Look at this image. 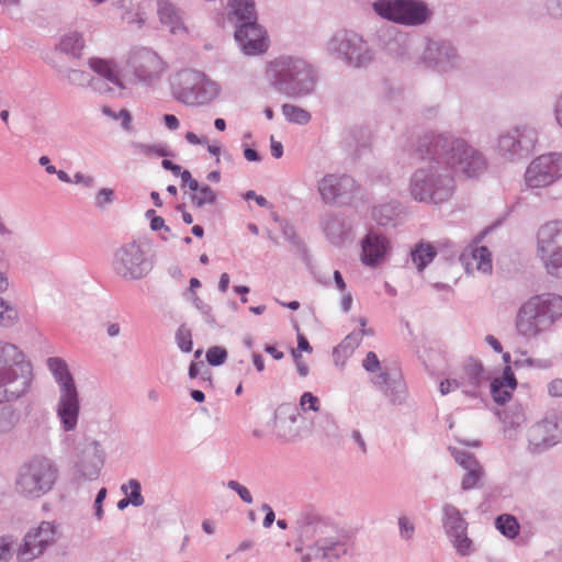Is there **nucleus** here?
<instances>
[{
    "instance_id": "nucleus-1",
    "label": "nucleus",
    "mask_w": 562,
    "mask_h": 562,
    "mask_svg": "<svg viewBox=\"0 0 562 562\" xmlns=\"http://www.w3.org/2000/svg\"><path fill=\"white\" fill-rule=\"evenodd\" d=\"M416 151L426 162L412 172L407 191L418 203L435 206L448 203L457 191V172L477 178L486 169L485 157L480 150L449 133L424 134Z\"/></svg>"
},
{
    "instance_id": "nucleus-2",
    "label": "nucleus",
    "mask_w": 562,
    "mask_h": 562,
    "mask_svg": "<svg viewBox=\"0 0 562 562\" xmlns=\"http://www.w3.org/2000/svg\"><path fill=\"white\" fill-rule=\"evenodd\" d=\"M562 318V295L547 292L533 294L517 308L514 326L524 340H538L555 330Z\"/></svg>"
},
{
    "instance_id": "nucleus-3",
    "label": "nucleus",
    "mask_w": 562,
    "mask_h": 562,
    "mask_svg": "<svg viewBox=\"0 0 562 562\" xmlns=\"http://www.w3.org/2000/svg\"><path fill=\"white\" fill-rule=\"evenodd\" d=\"M267 81L289 98H305L314 93L318 82L317 69L306 59L280 56L266 66Z\"/></svg>"
},
{
    "instance_id": "nucleus-4",
    "label": "nucleus",
    "mask_w": 562,
    "mask_h": 562,
    "mask_svg": "<svg viewBox=\"0 0 562 562\" xmlns=\"http://www.w3.org/2000/svg\"><path fill=\"white\" fill-rule=\"evenodd\" d=\"M34 381L33 364L15 344L0 339V404L25 396Z\"/></svg>"
},
{
    "instance_id": "nucleus-5",
    "label": "nucleus",
    "mask_w": 562,
    "mask_h": 562,
    "mask_svg": "<svg viewBox=\"0 0 562 562\" xmlns=\"http://www.w3.org/2000/svg\"><path fill=\"white\" fill-rule=\"evenodd\" d=\"M45 363L57 389L54 412L59 427L64 432H71L78 427L81 412V397L75 375L69 363L61 357H48Z\"/></svg>"
},
{
    "instance_id": "nucleus-6",
    "label": "nucleus",
    "mask_w": 562,
    "mask_h": 562,
    "mask_svg": "<svg viewBox=\"0 0 562 562\" xmlns=\"http://www.w3.org/2000/svg\"><path fill=\"white\" fill-rule=\"evenodd\" d=\"M58 477L56 462L46 456L36 454L18 467L13 488L19 497L37 501L54 490Z\"/></svg>"
},
{
    "instance_id": "nucleus-7",
    "label": "nucleus",
    "mask_w": 562,
    "mask_h": 562,
    "mask_svg": "<svg viewBox=\"0 0 562 562\" xmlns=\"http://www.w3.org/2000/svg\"><path fill=\"white\" fill-rule=\"evenodd\" d=\"M299 539L316 559L334 562L348 552V535L333 524L321 519L301 525Z\"/></svg>"
},
{
    "instance_id": "nucleus-8",
    "label": "nucleus",
    "mask_w": 562,
    "mask_h": 562,
    "mask_svg": "<svg viewBox=\"0 0 562 562\" xmlns=\"http://www.w3.org/2000/svg\"><path fill=\"white\" fill-rule=\"evenodd\" d=\"M231 16L238 24L235 40L244 54L254 56L268 49L266 31L256 22L257 15L252 0H229Z\"/></svg>"
},
{
    "instance_id": "nucleus-9",
    "label": "nucleus",
    "mask_w": 562,
    "mask_h": 562,
    "mask_svg": "<svg viewBox=\"0 0 562 562\" xmlns=\"http://www.w3.org/2000/svg\"><path fill=\"white\" fill-rule=\"evenodd\" d=\"M171 95L178 102L195 106L207 104L220 94V85L203 72L194 69H182L170 78Z\"/></svg>"
},
{
    "instance_id": "nucleus-10",
    "label": "nucleus",
    "mask_w": 562,
    "mask_h": 562,
    "mask_svg": "<svg viewBox=\"0 0 562 562\" xmlns=\"http://www.w3.org/2000/svg\"><path fill=\"white\" fill-rule=\"evenodd\" d=\"M167 61L153 48L133 47L125 58V72L134 85L157 87L168 71Z\"/></svg>"
},
{
    "instance_id": "nucleus-11",
    "label": "nucleus",
    "mask_w": 562,
    "mask_h": 562,
    "mask_svg": "<svg viewBox=\"0 0 562 562\" xmlns=\"http://www.w3.org/2000/svg\"><path fill=\"white\" fill-rule=\"evenodd\" d=\"M326 52L351 68H366L374 59L373 49L364 38L349 30L337 31L326 43Z\"/></svg>"
},
{
    "instance_id": "nucleus-12",
    "label": "nucleus",
    "mask_w": 562,
    "mask_h": 562,
    "mask_svg": "<svg viewBox=\"0 0 562 562\" xmlns=\"http://www.w3.org/2000/svg\"><path fill=\"white\" fill-rule=\"evenodd\" d=\"M536 257L544 271L562 279V221L552 220L542 224L536 233Z\"/></svg>"
},
{
    "instance_id": "nucleus-13",
    "label": "nucleus",
    "mask_w": 562,
    "mask_h": 562,
    "mask_svg": "<svg viewBox=\"0 0 562 562\" xmlns=\"http://www.w3.org/2000/svg\"><path fill=\"white\" fill-rule=\"evenodd\" d=\"M537 143V130L528 124H518L498 134L495 151L504 161L517 164L532 154Z\"/></svg>"
},
{
    "instance_id": "nucleus-14",
    "label": "nucleus",
    "mask_w": 562,
    "mask_h": 562,
    "mask_svg": "<svg viewBox=\"0 0 562 562\" xmlns=\"http://www.w3.org/2000/svg\"><path fill=\"white\" fill-rule=\"evenodd\" d=\"M372 9L381 19L404 26L423 25L432 15L423 0H375Z\"/></svg>"
},
{
    "instance_id": "nucleus-15",
    "label": "nucleus",
    "mask_w": 562,
    "mask_h": 562,
    "mask_svg": "<svg viewBox=\"0 0 562 562\" xmlns=\"http://www.w3.org/2000/svg\"><path fill=\"white\" fill-rule=\"evenodd\" d=\"M61 537L60 524L43 520L30 528L15 550L19 562H33L44 557Z\"/></svg>"
},
{
    "instance_id": "nucleus-16",
    "label": "nucleus",
    "mask_w": 562,
    "mask_h": 562,
    "mask_svg": "<svg viewBox=\"0 0 562 562\" xmlns=\"http://www.w3.org/2000/svg\"><path fill=\"white\" fill-rule=\"evenodd\" d=\"M524 186L539 193L562 180V151H548L532 158L524 172Z\"/></svg>"
},
{
    "instance_id": "nucleus-17",
    "label": "nucleus",
    "mask_w": 562,
    "mask_h": 562,
    "mask_svg": "<svg viewBox=\"0 0 562 562\" xmlns=\"http://www.w3.org/2000/svg\"><path fill=\"white\" fill-rule=\"evenodd\" d=\"M112 270L124 281H138L149 274L153 269L143 246L130 241L119 247L113 255Z\"/></svg>"
},
{
    "instance_id": "nucleus-18",
    "label": "nucleus",
    "mask_w": 562,
    "mask_h": 562,
    "mask_svg": "<svg viewBox=\"0 0 562 562\" xmlns=\"http://www.w3.org/2000/svg\"><path fill=\"white\" fill-rule=\"evenodd\" d=\"M562 440V415L555 411L548 412L527 430V449L530 453H542Z\"/></svg>"
},
{
    "instance_id": "nucleus-19",
    "label": "nucleus",
    "mask_w": 562,
    "mask_h": 562,
    "mask_svg": "<svg viewBox=\"0 0 562 562\" xmlns=\"http://www.w3.org/2000/svg\"><path fill=\"white\" fill-rule=\"evenodd\" d=\"M422 60L426 67L440 74L459 70L463 65L458 48L447 40H429L422 55Z\"/></svg>"
},
{
    "instance_id": "nucleus-20",
    "label": "nucleus",
    "mask_w": 562,
    "mask_h": 562,
    "mask_svg": "<svg viewBox=\"0 0 562 562\" xmlns=\"http://www.w3.org/2000/svg\"><path fill=\"white\" fill-rule=\"evenodd\" d=\"M318 193L326 204H342L351 200L357 190V183L347 175H325L318 181Z\"/></svg>"
},
{
    "instance_id": "nucleus-21",
    "label": "nucleus",
    "mask_w": 562,
    "mask_h": 562,
    "mask_svg": "<svg viewBox=\"0 0 562 562\" xmlns=\"http://www.w3.org/2000/svg\"><path fill=\"white\" fill-rule=\"evenodd\" d=\"M360 261L369 268L380 266L391 251L389 238L375 231H369L360 241Z\"/></svg>"
},
{
    "instance_id": "nucleus-22",
    "label": "nucleus",
    "mask_w": 562,
    "mask_h": 562,
    "mask_svg": "<svg viewBox=\"0 0 562 562\" xmlns=\"http://www.w3.org/2000/svg\"><path fill=\"white\" fill-rule=\"evenodd\" d=\"M105 461V452L95 439H90L78 454L76 464L79 475L86 480H94L99 476Z\"/></svg>"
},
{
    "instance_id": "nucleus-23",
    "label": "nucleus",
    "mask_w": 562,
    "mask_h": 562,
    "mask_svg": "<svg viewBox=\"0 0 562 562\" xmlns=\"http://www.w3.org/2000/svg\"><path fill=\"white\" fill-rule=\"evenodd\" d=\"M373 385L394 405L406 398V384L397 369L380 371L372 378Z\"/></svg>"
},
{
    "instance_id": "nucleus-24",
    "label": "nucleus",
    "mask_w": 562,
    "mask_h": 562,
    "mask_svg": "<svg viewBox=\"0 0 562 562\" xmlns=\"http://www.w3.org/2000/svg\"><path fill=\"white\" fill-rule=\"evenodd\" d=\"M301 419L300 411L293 405H281L274 414L273 432L283 441H293L300 435L297 422Z\"/></svg>"
},
{
    "instance_id": "nucleus-25",
    "label": "nucleus",
    "mask_w": 562,
    "mask_h": 562,
    "mask_svg": "<svg viewBox=\"0 0 562 562\" xmlns=\"http://www.w3.org/2000/svg\"><path fill=\"white\" fill-rule=\"evenodd\" d=\"M460 389L470 397H477L480 389L486 381L485 370L482 362L470 359L467 361L458 376Z\"/></svg>"
},
{
    "instance_id": "nucleus-26",
    "label": "nucleus",
    "mask_w": 562,
    "mask_h": 562,
    "mask_svg": "<svg viewBox=\"0 0 562 562\" xmlns=\"http://www.w3.org/2000/svg\"><path fill=\"white\" fill-rule=\"evenodd\" d=\"M360 328L348 334L345 339L335 347L333 357L336 366L344 367L346 361L352 356L357 347L364 336H372L374 333L371 328H367V318L359 317L357 319Z\"/></svg>"
},
{
    "instance_id": "nucleus-27",
    "label": "nucleus",
    "mask_w": 562,
    "mask_h": 562,
    "mask_svg": "<svg viewBox=\"0 0 562 562\" xmlns=\"http://www.w3.org/2000/svg\"><path fill=\"white\" fill-rule=\"evenodd\" d=\"M157 14L160 23L173 35L187 33L183 12L170 0H157Z\"/></svg>"
},
{
    "instance_id": "nucleus-28",
    "label": "nucleus",
    "mask_w": 562,
    "mask_h": 562,
    "mask_svg": "<svg viewBox=\"0 0 562 562\" xmlns=\"http://www.w3.org/2000/svg\"><path fill=\"white\" fill-rule=\"evenodd\" d=\"M321 225L329 243L335 246H341L351 232V225L347 220L334 213L325 214Z\"/></svg>"
},
{
    "instance_id": "nucleus-29",
    "label": "nucleus",
    "mask_w": 562,
    "mask_h": 562,
    "mask_svg": "<svg viewBox=\"0 0 562 562\" xmlns=\"http://www.w3.org/2000/svg\"><path fill=\"white\" fill-rule=\"evenodd\" d=\"M517 380L510 366H506L499 376L491 382V395L498 404H505L512 398L517 387Z\"/></svg>"
},
{
    "instance_id": "nucleus-30",
    "label": "nucleus",
    "mask_w": 562,
    "mask_h": 562,
    "mask_svg": "<svg viewBox=\"0 0 562 562\" xmlns=\"http://www.w3.org/2000/svg\"><path fill=\"white\" fill-rule=\"evenodd\" d=\"M89 68L99 76L102 82L109 83L124 89V85L119 75L117 64L114 59H105L100 57H91L88 60Z\"/></svg>"
},
{
    "instance_id": "nucleus-31",
    "label": "nucleus",
    "mask_w": 562,
    "mask_h": 562,
    "mask_svg": "<svg viewBox=\"0 0 562 562\" xmlns=\"http://www.w3.org/2000/svg\"><path fill=\"white\" fill-rule=\"evenodd\" d=\"M86 46L83 34L76 30H69L60 35L56 44V50L70 58L79 59Z\"/></svg>"
},
{
    "instance_id": "nucleus-32",
    "label": "nucleus",
    "mask_w": 562,
    "mask_h": 562,
    "mask_svg": "<svg viewBox=\"0 0 562 562\" xmlns=\"http://www.w3.org/2000/svg\"><path fill=\"white\" fill-rule=\"evenodd\" d=\"M442 528L448 536L468 531V521L462 516L461 512L452 504H445L442 506Z\"/></svg>"
},
{
    "instance_id": "nucleus-33",
    "label": "nucleus",
    "mask_w": 562,
    "mask_h": 562,
    "mask_svg": "<svg viewBox=\"0 0 562 562\" xmlns=\"http://www.w3.org/2000/svg\"><path fill=\"white\" fill-rule=\"evenodd\" d=\"M67 81L76 87H91L92 90L99 93H106L111 90L106 83L100 79L92 77L89 72L80 69H67L65 72Z\"/></svg>"
},
{
    "instance_id": "nucleus-34",
    "label": "nucleus",
    "mask_w": 562,
    "mask_h": 562,
    "mask_svg": "<svg viewBox=\"0 0 562 562\" xmlns=\"http://www.w3.org/2000/svg\"><path fill=\"white\" fill-rule=\"evenodd\" d=\"M401 211L397 202L382 203L373 207L372 218L382 226L391 225L395 222Z\"/></svg>"
},
{
    "instance_id": "nucleus-35",
    "label": "nucleus",
    "mask_w": 562,
    "mask_h": 562,
    "mask_svg": "<svg viewBox=\"0 0 562 562\" xmlns=\"http://www.w3.org/2000/svg\"><path fill=\"white\" fill-rule=\"evenodd\" d=\"M437 251L429 243H419L411 251V259L419 272H422L435 259Z\"/></svg>"
},
{
    "instance_id": "nucleus-36",
    "label": "nucleus",
    "mask_w": 562,
    "mask_h": 562,
    "mask_svg": "<svg viewBox=\"0 0 562 562\" xmlns=\"http://www.w3.org/2000/svg\"><path fill=\"white\" fill-rule=\"evenodd\" d=\"M20 322V312L18 306L11 301L0 296V328L10 329Z\"/></svg>"
},
{
    "instance_id": "nucleus-37",
    "label": "nucleus",
    "mask_w": 562,
    "mask_h": 562,
    "mask_svg": "<svg viewBox=\"0 0 562 562\" xmlns=\"http://www.w3.org/2000/svg\"><path fill=\"white\" fill-rule=\"evenodd\" d=\"M467 267L474 266L476 270L483 273L492 272L493 265L490 250L484 246H477L471 249V261L465 262Z\"/></svg>"
},
{
    "instance_id": "nucleus-38",
    "label": "nucleus",
    "mask_w": 562,
    "mask_h": 562,
    "mask_svg": "<svg viewBox=\"0 0 562 562\" xmlns=\"http://www.w3.org/2000/svg\"><path fill=\"white\" fill-rule=\"evenodd\" d=\"M527 420L525 409L520 405L512 406L507 411H505L504 416L502 417V422L504 425V430L507 432L509 430L519 429Z\"/></svg>"
},
{
    "instance_id": "nucleus-39",
    "label": "nucleus",
    "mask_w": 562,
    "mask_h": 562,
    "mask_svg": "<svg viewBox=\"0 0 562 562\" xmlns=\"http://www.w3.org/2000/svg\"><path fill=\"white\" fill-rule=\"evenodd\" d=\"M281 110L283 116L290 123L305 125L312 119L311 113L308 111L294 104L285 103L282 105Z\"/></svg>"
},
{
    "instance_id": "nucleus-40",
    "label": "nucleus",
    "mask_w": 562,
    "mask_h": 562,
    "mask_svg": "<svg viewBox=\"0 0 562 562\" xmlns=\"http://www.w3.org/2000/svg\"><path fill=\"white\" fill-rule=\"evenodd\" d=\"M448 539L459 555L468 557L474 552V544L469 538L468 531L452 533L448 536Z\"/></svg>"
},
{
    "instance_id": "nucleus-41",
    "label": "nucleus",
    "mask_w": 562,
    "mask_h": 562,
    "mask_svg": "<svg viewBox=\"0 0 562 562\" xmlns=\"http://www.w3.org/2000/svg\"><path fill=\"white\" fill-rule=\"evenodd\" d=\"M495 526L503 536L509 539L516 538L520 529L518 520L514 516L506 514L496 518Z\"/></svg>"
},
{
    "instance_id": "nucleus-42",
    "label": "nucleus",
    "mask_w": 562,
    "mask_h": 562,
    "mask_svg": "<svg viewBox=\"0 0 562 562\" xmlns=\"http://www.w3.org/2000/svg\"><path fill=\"white\" fill-rule=\"evenodd\" d=\"M485 472L482 465L467 470L462 480L461 488L463 491L480 488L483 485Z\"/></svg>"
},
{
    "instance_id": "nucleus-43",
    "label": "nucleus",
    "mask_w": 562,
    "mask_h": 562,
    "mask_svg": "<svg viewBox=\"0 0 562 562\" xmlns=\"http://www.w3.org/2000/svg\"><path fill=\"white\" fill-rule=\"evenodd\" d=\"M450 454L453 457L454 461L464 470H471L473 468H476L480 464V462L476 460L474 454L470 453L469 451L458 448V447H449L448 448Z\"/></svg>"
},
{
    "instance_id": "nucleus-44",
    "label": "nucleus",
    "mask_w": 562,
    "mask_h": 562,
    "mask_svg": "<svg viewBox=\"0 0 562 562\" xmlns=\"http://www.w3.org/2000/svg\"><path fill=\"white\" fill-rule=\"evenodd\" d=\"M121 490L133 506L139 507L144 504L145 501L142 495V486L137 480L131 479L127 484H123L121 486Z\"/></svg>"
},
{
    "instance_id": "nucleus-45",
    "label": "nucleus",
    "mask_w": 562,
    "mask_h": 562,
    "mask_svg": "<svg viewBox=\"0 0 562 562\" xmlns=\"http://www.w3.org/2000/svg\"><path fill=\"white\" fill-rule=\"evenodd\" d=\"M191 191L192 203L198 207H202L206 204H213L216 200V193L206 184H199L198 189Z\"/></svg>"
},
{
    "instance_id": "nucleus-46",
    "label": "nucleus",
    "mask_w": 562,
    "mask_h": 562,
    "mask_svg": "<svg viewBox=\"0 0 562 562\" xmlns=\"http://www.w3.org/2000/svg\"><path fill=\"white\" fill-rule=\"evenodd\" d=\"M18 422L19 417L14 409L8 407L0 409V435L10 434Z\"/></svg>"
},
{
    "instance_id": "nucleus-47",
    "label": "nucleus",
    "mask_w": 562,
    "mask_h": 562,
    "mask_svg": "<svg viewBox=\"0 0 562 562\" xmlns=\"http://www.w3.org/2000/svg\"><path fill=\"white\" fill-rule=\"evenodd\" d=\"M131 147L133 148V151L135 154H140L146 157H150L154 155H156L158 157H166L168 155L167 150L162 146H158V145H148V144L134 142L131 144Z\"/></svg>"
},
{
    "instance_id": "nucleus-48",
    "label": "nucleus",
    "mask_w": 562,
    "mask_h": 562,
    "mask_svg": "<svg viewBox=\"0 0 562 562\" xmlns=\"http://www.w3.org/2000/svg\"><path fill=\"white\" fill-rule=\"evenodd\" d=\"M513 363H514V367L517 369H519V368L548 369L551 367V362L549 360L527 357L526 352H521V357L517 358Z\"/></svg>"
},
{
    "instance_id": "nucleus-49",
    "label": "nucleus",
    "mask_w": 562,
    "mask_h": 562,
    "mask_svg": "<svg viewBox=\"0 0 562 562\" xmlns=\"http://www.w3.org/2000/svg\"><path fill=\"white\" fill-rule=\"evenodd\" d=\"M176 342L182 352H190L192 350V333L186 325L179 326L176 331Z\"/></svg>"
},
{
    "instance_id": "nucleus-50",
    "label": "nucleus",
    "mask_w": 562,
    "mask_h": 562,
    "mask_svg": "<svg viewBox=\"0 0 562 562\" xmlns=\"http://www.w3.org/2000/svg\"><path fill=\"white\" fill-rule=\"evenodd\" d=\"M227 359V351L220 346L209 348L206 351V361L210 366H221Z\"/></svg>"
},
{
    "instance_id": "nucleus-51",
    "label": "nucleus",
    "mask_w": 562,
    "mask_h": 562,
    "mask_svg": "<svg viewBox=\"0 0 562 562\" xmlns=\"http://www.w3.org/2000/svg\"><path fill=\"white\" fill-rule=\"evenodd\" d=\"M397 524L401 539L405 541L412 540L415 533V526L411 519L406 516H401L398 517Z\"/></svg>"
},
{
    "instance_id": "nucleus-52",
    "label": "nucleus",
    "mask_w": 562,
    "mask_h": 562,
    "mask_svg": "<svg viewBox=\"0 0 562 562\" xmlns=\"http://www.w3.org/2000/svg\"><path fill=\"white\" fill-rule=\"evenodd\" d=\"M226 486L234 491L246 504H251L254 502L250 491L239 482L231 480L226 483Z\"/></svg>"
},
{
    "instance_id": "nucleus-53",
    "label": "nucleus",
    "mask_w": 562,
    "mask_h": 562,
    "mask_svg": "<svg viewBox=\"0 0 562 562\" xmlns=\"http://www.w3.org/2000/svg\"><path fill=\"white\" fill-rule=\"evenodd\" d=\"M114 199V191L109 188L100 189L94 199V204L99 209H103L106 205L111 204Z\"/></svg>"
},
{
    "instance_id": "nucleus-54",
    "label": "nucleus",
    "mask_w": 562,
    "mask_h": 562,
    "mask_svg": "<svg viewBox=\"0 0 562 562\" xmlns=\"http://www.w3.org/2000/svg\"><path fill=\"white\" fill-rule=\"evenodd\" d=\"M193 305L203 315L204 321L207 324H210V325H214L215 324V317L212 314V307L209 304L204 303L200 297L194 296L193 297Z\"/></svg>"
},
{
    "instance_id": "nucleus-55",
    "label": "nucleus",
    "mask_w": 562,
    "mask_h": 562,
    "mask_svg": "<svg viewBox=\"0 0 562 562\" xmlns=\"http://www.w3.org/2000/svg\"><path fill=\"white\" fill-rule=\"evenodd\" d=\"M300 406L303 411L317 412L319 409L318 397L313 395L311 392H305L300 398Z\"/></svg>"
},
{
    "instance_id": "nucleus-56",
    "label": "nucleus",
    "mask_w": 562,
    "mask_h": 562,
    "mask_svg": "<svg viewBox=\"0 0 562 562\" xmlns=\"http://www.w3.org/2000/svg\"><path fill=\"white\" fill-rule=\"evenodd\" d=\"M362 367L370 373H375L381 370V363L375 352L369 351L362 361Z\"/></svg>"
},
{
    "instance_id": "nucleus-57",
    "label": "nucleus",
    "mask_w": 562,
    "mask_h": 562,
    "mask_svg": "<svg viewBox=\"0 0 562 562\" xmlns=\"http://www.w3.org/2000/svg\"><path fill=\"white\" fill-rule=\"evenodd\" d=\"M12 555V538L0 537V562H9Z\"/></svg>"
},
{
    "instance_id": "nucleus-58",
    "label": "nucleus",
    "mask_w": 562,
    "mask_h": 562,
    "mask_svg": "<svg viewBox=\"0 0 562 562\" xmlns=\"http://www.w3.org/2000/svg\"><path fill=\"white\" fill-rule=\"evenodd\" d=\"M146 216L150 218V228L153 231L164 229L165 233H170V228L165 225V220L161 216H157L154 210H148Z\"/></svg>"
},
{
    "instance_id": "nucleus-59",
    "label": "nucleus",
    "mask_w": 562,
    "mask_h": 562,
    "mask_svg": "<svg viewBox=\"0 0 562 562\" xmlns=\"http://www.w3.org/2000/svg\"><path fill=\"white\" fill-rule=\"evenodd\" d=\"M547 13L555 19H562V0H546Z\"/></svg>"
},
{
    "instance_id": "nucleus-60",
    "label": "nucleus",
    "mask_w": 562,
    "mask_h": 562,
    "mask_svg": "<svg viewBox=\"0 0 562 562\" xmlns=\"http://www.w3.org/2000/svg\"><path fill=\"white\" fill-rule=\"evenodd\" d=\"M292 357L294 359V363L299 375L305 378L308 374L310 370L307 364L304 362L301 352L297 350H292Z\"/></svg>"
},
{
    "instance_id": "nucleus-61",
    "label": "nucleus",
    "mask_w": 562,
    "mask_h": 562,
    "mask_svg": "<svg viewBox=\"0 0 562 562\" xmlns=\"http://www.w3.org/2000/svg\"><path fill=\"white\" fill-rule=\"evenodd\" d=\"M106 497V488L102 487L99 490L95 499H94V516L98 520L103 518V508L102 504L104 498Z\"/></svg>"
},
{
    "instance_id": "nucleus-62",
    "label": "nucleus",
    "mask_w": 562,
    "mask_h": 562,
    "mask_svg": "<svg viewBox=\"0 0 562 562\" xmlns=\"http://www.w3.org/2000/svg\"><path fill=\"white\" fill-rule=\"evenodd\" d=\"M71 183L74 184H82L86 188H92L94 186V178L92 176H88L81 172H76L72 176Z\"/></svg>"
},
{
    "instance_id": "nucleus-63",
    "label": "nucleus",
    "mask_w": 562,
    "mask_h": 562,
    "mask_svg": "<svg viewBox=\"0 0 562 562\" xmlns=\"http://www.w3.org/2000/svg\"><path fill=\"white\" fill-rule=\"evenodd\" d=\"M456 389H460L459 380L457 379H446L440 382L439 391L442 395H447Z\"/></svg>"
},
{
    "instance_id": "nucleus-64",
    "label": "nucleus",
    "mask_w": 562,
    "mask_h": 562,
    "mask_svg": "<svg viewBox=\"0 0 562 562\" xmlns=\"http://www.w3.org/2000/svg\"><path fill=\"white\" fill-rule=\"evenodd\" d=\"M548 394L552 397H562V379L557 378L548 383Z\"/></svg>"
}]
</instances>
